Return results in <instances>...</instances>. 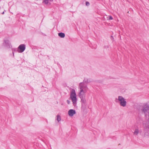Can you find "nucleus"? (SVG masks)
<instances>
[{
	"mask_svg": "<svg viewBox=\"0 0 149 149\" xmlns=\"http://www.w3.org/2000/svg\"><path fill=\"white\" fill-rule=\"evenodd\" d=\"M4 43H5V45L7 47H8L10 46V42L8 40H4Z\"/></svg>",
	"mask_w": 149,
	"mask_h": 149,
	"instance_id": "7",
	"label": "nucleus"
},
{
	"mask_svg": "<svg viewBox=\"0 0 149 149\" xmlns=\"http://www.w3.org/2000/svg\"><path fill=\"white\" fill-rule=\"evenodd\" d=\"M79 87L80 88V90H83L85 91H86V88H87V84H86L83 82H82L79 84Z\"/></svg>",
	"mask_w": 149,
	"mask_h": 149,
	"instance_id": "5",
	"label": "nucleus"
},
{
	"mask_svg": "<svg viewBox=\"0 0 149 149\" xmlns=\"http://www.w3.org/2000/svg\"><path fill=\"white\" fill-rule=\"evenodd\" d=\"M110 39L112 41H113L114 40V38L112 36H111Z\"/></svg>",
	"mask_w": 149,
	"mask_h": 149,
	"instance_id": "15",
	"label": "nucleus"
},
{
	"mask_svg": "<svg viewBox=\"0 0 149 149\" xmlns=\"http://www.w3.org/2000/svg\"><path fill=\"white\" fill-rule=\"evenodd\" d=\"M139 132V130L138 129H136L135 130V131L134 132V134L135 135H137Z\"/></svg>",
	"mask_w": 149,
	"mask_h": 149,
	"instance_id": "10",
	"label": "nucleus"
},
{
	"mask_svg": "<svg viewBox=\"0 0 149 149\" xmlns=\"http://www.w3.org/2000/svg\"><path fill=\"white\" fill-rule=\"evenodd\" d=\"M109 47V46L108 45H105L104 46V48H107Z\"/></svg>",
	"mask_w": 149,
	"mask_h": 149,
	"instance_id": "17",
	"label": "nucleus"
},
{
	"mask_svg": "<svg viewBox=\"0 0 149 149\" xmlns=\"http://www.w3.org/2000/svg\"><path fill=\"white\" fill-rule=\"evenodd\" d=\"M14 49L15 51H17V49Z\"/></svg>",
	"mask_w": 149,
	"mask_h": 149,
	"instance_id": "19",
	"label": "nucleus"
},
{
	"mask_svg": "<svg viewBox=\"0 0 149 149\" xmlns=\"http://www.w3.org/2000/svg\"><path fill=\"white\" fill-rule=\"evenodd\" d=\"M13 57H14V52H13Z\"/></svg>",
	"mask_w": 149,
	"mask_h": 149,
	"instance_id": "18",
	"label": "nucleus"
},
{
	"mask_svg": "<svg viewBox=\"0 0 149 149\" xmlns=\"http://www.w3.org/2000/svg\"><path fill=\"white\" fill-rule=\"evenodd\" d=\"M56 117H57V118L56 119V120L58 121V122H59V121H61V117L59 115H58Z\"/></svg>",
	"mask_w": 149,
	"mask_h": 149,
	"instance_id": "9",
	"label": "nucleus"
},
{
	"mask_svg": "<svg viewBox=\"0 0 149 149\" xmlns=\"http://www.w3.org/2000/svg\"><path fill=\"white\" fill-rule=\"evenodd\" d=\"M76 113L75 111L73 109H70L68 111V115L71 116H72Z\"/></svg>",
	"mask_w": 149,
	"mask_h": 149,
	"instance_id": "6",
	"label": "nucleus"
},
{
	"mask_svg": "<svg viewBox=\"0 0 149 149\" xmlns=\"http://www.w3.org/2000/svg\"><path fill=\"white\" fill-rule=\"evenodd\" d=\"M117 100H118V99H116V100H115L116 102H117Z\"/></svg>",
	"mask_w": 149,
	"mask_h": 149,
	"instance_id": "21",
	"label": "nucleus"
},
{
	"mask_svg": "<svg viewBox=\"0 0 149 149\" xmlns=\"http://www.w3.org/2000/svg\"><path fill=\"white\" fill-rule=\"evenodd\" d=\"M42 3L46 4H48L49 3V1H43Z\"/></svg>",
	"mask_w": 149,
	"mask_h": 149,
	"instance_id": "12",
	"label": "nucleus"
},
{
	"mask_svg": "<svg viewBox=\"0 0 149 149\" xmlns=\"http://www.w3.org/2000/svg\"><path fill=\"white\" fill-rule=\"evenodd\" d=\"M70 98L72 100L73 105L75 107L77 105V99L75 91L73 89L71 91Z\"/></svg>",
	"mask_w": 149,
	"mask_h": 149,
	"instance_id": "2",
	"label": "nucleus"
},
{
	"mask_svg": "<svg viewBox=\"0 0 149 149\" xmlns=\"http://www.w3.org/2000/svg\"><path fill=\"white\" fill-rule=\"evenodd\" d=\"M26 49V45L24 44L20 45L17 48V52L19 53H22Z\"/></svg>",
	"mask_w": 149,
	"mask_h": 149,
	"instance_id": "4",
	"label": "nucleus"
},
{
	"mask_svg": "<svg viewBox=\"0 0 149 149\" xmlns=\"http://www.w3.org/2000/svg\"><path fill=\"white\" fill-rule=\"evenodd\" d=\"M90 3L88 1H86V5L87 6H89Z\"/></svg>",
	"mask_w": 149,
	"mask_h": 149,
	"instance_id": "13",
	"label": "nucleus"
},
{
	"mask_svg": "<svg viewBox=\"0 0 149 149\" xmlns=\"http://www.w3.org/2000/svg\"><path fill=\"white\" fill-rule=\"evenodd\" d=\"M58 36L61 38H64L65 37V34L62 32H60L58 33Z\"/></svg>",
	"mask_w": 149,
	"mask_h": 149,
	"instance_id": "8",
	"label": "nucleus"
},
{
	"mask_svg": "<svg viewBox=\"0 0 149 149\" xmlns=\"http://www.w3.org/2000/svg\"><path fill=\"white\" fill-rule=\"evenodd\" d=\"M67 102L68 104H69L70 102V101L68 100H67Z\"/></svg>",
	"mask_w": 149,
	"mask_h": 149,
	"instance_id": "16",
	"label": "nucleus"
},
{
	"mask_svg": "<svg viewBox=\"0 0 149 149\" xmlns=\"http://www.w3.org/2000/svg\"><path fill=\"white\" fill-rule=\"evenodd\" d=\"M4 11H3V12L1 13V14H4Z\"/></svg>",
	"mask_w": 149,
	"mask_h": 149,
	"instance_id": "20",
	"label": "nucleus"
},
{
	"mask_svg": "<svg viewBox=\"0 0 149 149\" xmlns=\"http://www.w3.org/2000/svg\"><path fill=\"white\" fill-rule=\"evenodd\" d=\"M113 19V18L111 16H109V20H112Z\"/></svg>",
	"mask_w": 149,
	"mask_h": 149,
	"instance_id": "14",
	"label": "nucleus"
},
{
	"mask_svg": "<svg viewBox=\"0 0 149 149\" xmlns=\"http://www.w3.org/2000/svg\"><path fill=\"white\" fill-rule=\"evenodd\" d=\"M90 82L91 81L89 80L88 79L84 78L83 82L84 83H87H87Z\"/></svg>",
	"mask_w": 149,
	"mask_h": 149,
	"instance_id": "11",
	"label": "nucleus"
},
{
	"mask_svg": "<svg viewBox=\"0 0 149 149\" xmlns=\"http://www.w3.org/2000/svg\"><path fill=\"white\" fill-rule=\"evenodd\" d=\"M118 100L120 102V104L121 106L125 107L126 106L127 102L125 99L122 96H119Z\"/></svg>",
	"mask_w": 149,
	"mask_h": 149,
	"instance_id": "3",
	"label": "nucleus"
},
{
	"mask_svg": "<svg viewBox=\"0 0 149 149\" xmlns=\"http://www.w3.org/2000/svg\"><path fill=\"white\" fill-rule=\"evenodd\" d=\"M86 91H85L81 90L80 91L79 93V96L81 99V108L85 106L86 104V100L85 99V93Z\"/></svg>",
	"mask_w": 149,
	"mask_h": 149,
	"instance_id": "1",
	"label": "nucleus"
}]
</instances>
